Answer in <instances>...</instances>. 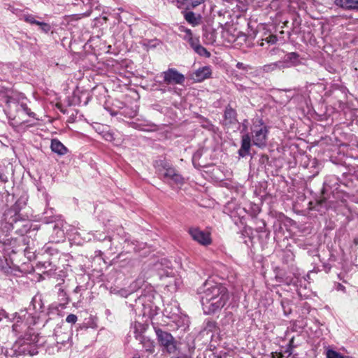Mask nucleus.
<instances>
[{
  "mask_svg": "<svg viewBox=\"0 0 358 358\" xmlns=\"http://www.w3.org/2000/svg\"><path fill=\"white\" fill-rule=\"evenodd\" d=\"M201 303L205 314L221 310L229 299L228 289L220 283L206 280L201 292Z\"/></svg>",
  "mask_w": 358,
  "mask_h": 358,
  "instance_id": "f257e3e1",
  "label": "nucleus"
},
{
  "mask_svg": "<svg viewBox=\"0 0 358 358\" xmlns=\"http://www.w3.org/2000/svg\"><path fill=\"white\" fill-rule=\"evenodd\" d=\"M40 338L38 334L29 331L24 336L20 337L14 343L10 350V356L19 357L20 355L33 356L38 353V347L40 345Z\"/></svg>",
  "mask_w": 358,
  "mask_h": 358,
  "instance_id": "f03ea898",
  "label": "nucleus"
},
{
  "mask_svg": "<svg viewBox=\"0 0 358 358\" xmlns=\"http://www.w3.org/2000/svg\"><path fill=\"white\" fill-rule=\"evenodd\" d=\"M27 220L21 217L15 208H9L6 210L0 222V229L6 234L9 233L13 229L17 231H27L28 225Z\"/></svg>",
  "mask_w": 358,
  "mask_h": 358,
  "instance_id": "7ed1b4c3",
  "label": "nucleus"
},
{
  "mask_svg": "<svg viewBox=\"0 0 358 358\" xmlns=\"http://www.w3.org/2000/svg\"><path fill=\"white\" fill-rule=\"evenodd\" d=\"M24 96H7L6 98V111L10 119L15 120L20 113H24L29 117H34L35 113L28 108Z\"/></svg>",
  "mask_w": 358,
  "mask_h": 358,
  "instance_id": "20e7f679",
  "label": "nucleus"
},
{
  "mask_svg": "<svg viewBox=\"0 0 358 358\" xmlns=\"http://www.w3.org/2000/svg\"><path fill=\"white\" fill-rule=\"evenodd\" d=\"M10 316L9 320L15 321L13 325V331L16 334H20L26 330H29V332L32 331L30 327L34 325L38 319L36 315L28 313L26 310H21L20 313H15Z\"/></svg>",
  "mask_w": 358,
  "mask_h": 358,
  "instance_id": "39448f33",
  "label": "nucleus"
},
{
  "mask_svg": "<svg viewBox=\"0 0 358 358\" xmlns=\"http://www.w3.org/2000/svg\"><path fill=\"white\" fill-rule=\"evenodd\" d=\"M155 166L157 171L166 179H170L176 184H182L183 178L180 175L174 168L165 161L160 160L156 162Z\"/></svg>",
  "mask_w": 358,
  "mask_h": 358,
  "instance_id": "423d86ee",
  "label": "nucleus"
},
{
  "mask_svg": "<svg viewBox=\"0 0 358 358\" xmlns=\"http://www.w3.org/2000/svg\"><path fill=\"white\" fill-rule=\"evenodd\" d=\"M155 332L159 342L164 347L166 351L169 354L174 353L176 350V345L172 335L160 329H155Z\"/></svg>",
  "mask_w": 358,
  "mask_h": 358,
  "instance_id": "0eeeda50",
  "label": "nucleus"
},
{
  "mask_svg": "<svg viewBox=\"0 0 358 358\" xmlns=\"http://www.w3.org/2000/svg\"><path fill=\"white\" fill-rule=\"evenodd\" d=\"M253 144L259 148L264 147L266 144L268 129L261 122L259 125H254L252 129Z\"/></svg>",
  "mask_w": 358,
  "mask_h": 358,
  "instance_id": "6e6552de",
  "label": "nucleus"
},
{
  "mask_svg": "<svg viewBox=\"0 0 358 358\" xmlns=\"http://www.w3.org/2000/svg\"><path fill=\"white\" fill-rule=\"evenodd\" d=\"M163 82L166 85H182L185 82V76L176 69H169L161 73Z\"/></svg>",
  "mask_w": 358,
  "mask_h": 358,
  "instance_id": "1a4fd4ad",
  "label": "nucleus"
},
{
  "mask_svg": "<svg viewBox=\"0 0 358 358\" xmlns=\"http://www.w3.org/2000/svg\"><path fill=\"white\" fill-rule=\"evenodd\" d=\"M189 233L193 240L203 245H208L211 243L210 234L208 232H205L198 228H191Z\"/></svg>",
  "mask_w": 358,
  "mask_h": 358,
  "instance_id": "9d476101",
  "label": "nucleus"
},
{
  "mask_svg": "<svg viewBox=\"0 0 358 358\" xmlns=\"http://www.w3.org/2000/svg\"><path fill=\"white\" fill-rule=\"evenodd\" d=\"M238 122L236 111L232 108L230 105H228L224 111V120L223 125L226 127H231Z\"/></svg>",
  "mask_w": 358,
  "mask_h": 358,
  "instance_id": "9b49d317",
  "label": "nucleus"
},
{
  "mask_svg": "<svg viewBox=\"0 0 358 358\" xmlns=\"http://www.w3.org/2000/svg\"><path fill=\"white\" fill-rule=\"evenodd\" d=\"M251 148V137L248 133L243 134L241 137V145L238 150V155L241 157H245L250 154Z\"/></svg>",
  "mask_w": 358,
  "mask_h": 358,
  "instance_id": "f8f14e48",
  "label": "nucleus"
},
{
  "mask_svg": "<svg viewBox=\"0 0 358 358\" xmlns=\"http://www.w3.org/2000/svg\"><path fill=\"white\" fill-rule=\"evenodd\" d=\"M211 73L212 71L210 66H203L194 72L192 74V78L196 82H201L205 79L208 78L210 76Z\"/></svg>",
  "mask_w": 358,
  "mask_h": 358,
  "instance_id": "ddd939ff",
  "label": "nucleus"
},
{
  "mask_svg": "<svg viewBox=\"0 0 358 358\" xmlns=\"http://www.w3.org/2000/svg\"><path fill=\"white\" fill-rule=\"evenodd\" d=\"M205 0H177L178 7L182 9L190 10L199 6Z\"/></svg>",
  "mask_w": 358,
  "mask_h": 358,
  "instance_id": "4468645a",
  "label": "nucleus"
},
{
  "mask_svg": "<svg viewBox=\"0 0 358 358\" xmlns=\"http://www.w3.org/2000/svg\"><path fill=\"white\" fill-rule=\"evenodd\" d=\"M52 152L64 155L67 153L68 149L57 139H52L50 145Z\"/></svg>",
  "mask_w": 358,
  "mask_h": 358,
  "instance_id": "2eb2a0df",
  "label": "nucleus"
},
{
  "mask_svg": "<svg viewBox=\"0 0 358 358\" xmlns=\"http://www.w3.org/2000/svg\"><path fill=\"white\" fill-rule=\"evenodd\" d=\"M289 65L285 64L284 62H282L281 61H278L274 63L266 64L262 66V69L264 72L268 73L274 71L276 69H285L289 68Z\"/></svg>",
  "mask_w": 358,
  "mask_h": 358,
  "instance_id": "dca6fc26",
  "label": "nucleus"
},
{
  "mask_svg": "<svg viewBox=\"0 0 358 358\" xmlns=\"http://www.w3.org/2000/svg\"><path fill=\"white\" fill-rule=\"evenodd\" d=\"M336 4L346 9L358 10V0H336Z\"/></svg>",
  "mask_w": 358,
  "mask_h": 358,
  "instance_id": "f3484780",
  "label": "nucleus"
},
{
  "mask_svg": "<svg viewBox=\"0 0 358 358\" xmlns=\"http://www.w3.org/2000/svg\"><path fill=\"white\" fill-rule=\"evenodd\" d=\"M299 55L296 52H289L285 57L284 61H281L284 62L285 64L289 65V67L292 66H296L299 63Z\"/></svg>",
  "mask_w": 358,
  "mask_h": 358,
  "instance_id": "a211bd4d",
  "label": "nucleus"
},
{
  "mask_svg": "<svg viewBox=\"0 0 358 358\" xmlns=\"http://www.w3.org/2000/svg\"><path fill=\"white\" fill-rule=\"evenodd\" d=\"M43 303L41 296H35L31 301V305L29 306V310H31V307H32V310H34L36 313L41 312L43 310Z\"/></svg>",
  "mask_w": 358,
  "mask_h": 358,
  "instance_id": "6ab92c4d",
  "label": "nucleus"
},
{
  "mask_svg": "<svg viewBox=\"0 0 358 358\" xmlns=\"http://www.w3.org/2000/svg\"><path fill=\"white\" fill-rule=\"evenodd\" d=\"M185 19L189 24H192L194 26L199 24V20H200V17H196V15L193 12H192V11H189V12H187V13H185Z\"/></svg>",
  "mask_w": 358,
  "mask_h": 358,
  "instance_id": "aec40b11",
  "label": "nucleus"
},
{
  "mask_svg": "<svg viewBox=\"0 0 358 358\" xmlns=\"http://www.w3.org/2000/svg\"><path fill=\"white\" fill-rule=\"evenodd\" d=\"M141 343L145 350L150 352L153 353L155 351V345L152 341L147 338H142Z\"/></svg>",
  "mask_w": 358,
  "mask_h": 358,
  "instance_id": "412c9836",
  "label": "nucleus"
},
{
  "mask_svg": "<svg viewBox=\"0 0 358 358\" xmlns=\"http://www.w3.org/2000/svg\"><path fill=\"white\" fill-rule=\"evenodd\" d=\"M0 271L6 275H9L12 273V268L8 265L6 259L0 257Z\"/></svg>",
  "mask_w": 358,
  "mask_h": 358,
  "instance_id": "4be33fe9",
  "label": "nucleus"
},
{
  "mask_svg": "<svg viewBox=\"0 0 358 358\" xmlns=\"http://www.w3.org/2000/svg\"><path fill=\"white\" fill-rule=\"evenodd\" d=\"M194 52L197 53L200 56H203L205 57H210V53L201 44L196 46L195 49H194Z\"/></svg>",
  "mask_w": 358,
  "mask_h": 358,
  "instance_id": "5701e85b",
  "label": "nucleus"
},
{
  "mask_svg": "<svg viewBox=\"0 0 358 358\" xmlns=\"http://www.w3.org/2000/svg\"><path fill=\"white\" fill-rule=\"evenodd\" d=\"M327 358H345V357L335 350H328L327 351Z\"/></svg>",
  "mask_w": 358,
  "mask_h": 358,
  "instance_id": "b1692460",
  "label": "nucleus"
},
{
  "mask_svg": "<svg viewBox=\"0 0 358 358\" xmlns=\"http://www.w3.org/2000/svg\"><path fill=\"white\" fill-rule=\"evenodd\" d=\"M23 19L27 22H29V23L32 24H37L38 25V24H40V22L36 20L34 16L32 15H23Z\"/></svg>",
  "mask_w": 358,
  "mask_h": 358,
  "instance_id": "393cba45",
  "label": "nucleus"
},
{
  "mask_svg": "<svg viewBox=\"0 0 358 358\" xmlns=\"http://www.w3.org/2000/svg\"><path fill=\"white\" fill-rule=\"evenodd\" d=\"M187 41L193 50L195 49L196 46L200 45L199 41L197 38L190 36L189 38H188Z\"/></svg>",
  "mask_w": 358,
  "mask_h": 358,
  "instance_id": "a878e982",
  "label": "nucleus"
},
{
  "mask_svg": "<svg viewBox=\"0 0 358 358\" xmlns=\"http://www.w3.org/2000/svg\"><path fill=\"white\" fill-rule=\"evenodd\" d=\"M53 231L55 233L57 238H63L64 237V231L62 230L57 225L55 224L54 226Z\"/></svg>",
  "mask_w": 358,
  "mask_h": 358,
  "instance_id": "bb28decb",
  "label": "nucleus"
},
{
  "mask_svg": "<svg viewBox=\"0 0 358 358\" xmlns=\"http://www.w3.org/2000/svg\"><path fill=\"white\" fill-rule=\"evenodd\" d=\"M58 294H59V296L62 297L61 300L63 301V303L64 304L68 303L69 299H68V298L66 296V292L62 288L59 289Z\"/></svg>",
  "mask_w": 358,
  "mask_h": 358,
  "instance_id": "cd10ccee",
  "label": "nucleus"
},
{
  "mask_svg": "<svg viewBox=\"0 0 358 358\" xmlns=\"http://www.w3.org/2000/svg\"><path fill=\"white\" fill-rule=\"evenodd\" d=\"M78 317L74 314L69 315L66 318V322L70 324H75L77 322Z\"/></svg>",
  "mask_w": 358,
  "mask_h": 358,
  "instance_id": "c85d7f7f",
  "label": "nucleus"
},
{
  "mask_svg": "<svg viewBox=\"0 0 358 358\" xmlns=\"http://www.w3.org/2000/svg\"><path fill=\"white\" fill-rule=\"evenodd\" d=\"M236 68L238 69H243L244 71H248L252 69V68L249 65H245L242 62H238L236 64Z\"/></svg>",
  "mask_w": 358,
  "mask_h": 358,
  "instance_id": "c756f323",
  "label": "nucleus"
},
{
  "mask_svg": "<svg viewBox=\"0 0 358 358\" xmlns=\"http://www.w3.org/2000/svg\"><path fill=\"white\" fill-rule=\"evenodd\" d=\"M266 41L268 43L274 44L277 42L278 39L277 37L274 35H271L268 37H267L266 39Z\"/></svg>",
  "mask_w": 358,
  "mask_h": 358,
  "instance_id": "7c9ffc66",
  "label": "nucleus"
},
{
  "mask_svg": "<svg viewBox=\"0 0 358 358\" xmlns=\"http://www.w3.org/2000/svg\"><path fill=\"white\" fill-rule=\"evenodd\" d=\"M38 25H39L41 29L46 32L50 30V25L45 22H40V24H38Z\"/></svg>",
  "mask_w": 358,
  "mask_h": 358,
  "instance_id": "2f4dec72",
  "label": "nucleus"
},
{
  "mask_svg": "<svg viewBox=\"0 0 358 358\" xmlns=\"http://www.w3.org/2000/svg\"><path fill=\"white\" fill-rule=\"evenodd\" d=\"M3 318H6V319L9 320L10 319V315L8 313H6L4 310H0V321Z\"/></svg>",
  "mask_w": 358,
  "mask_h": 358,
  "instance_id": "473e14b6",
  "label": "nucleus"
},
{
  "mask_svg": "<svg viewBox=\"0 0 358 358\" xmlns=\"http://www.w3.org/2000/svg\"><path fill=\"white\" fill-rule=\"evenodd\" d=\"M185 31L187 34V35H186L187 39H188V38H189L190 36H192V31L190 29H186Z\"/></svg>",
  "mask_w": 358,
  "mask_h": 358,
  "instance_id": "72a5a7b5",
  "label": "nucleus"
},
{
  "mask_svg": "<svg viewBox=\"0 0 358 358\" xmlns=\"http://www.w3.org/2000/svg\"><path fill=\"white\" fill-rule=\"evenodd\" d=\"M337 289L343 291V292H345V287L343 285L338 284V286H337Z\"/></svg>",
  "mask_w": 358,
  "mask_h": 358,
  "instance_id": "f704fd0d",
  "label": "nucleus"
},
{
  "mask_svg": "<svg viewBox=\"0 0 358 358\" xmlns=\"http://www.w3.org/2000/svg\"><path fill=\"white\" fill-rule=\"evenodd\" d=\"M212 127H213V125L212 124H210V122H208V125L205 126V127L208 129H210V128Z\"/></svg>",
  "mask_w": 358,
  "mask_h": 358,
  "instance_id": "c9c22d12",
  "label": "nucleus"
},
{
  "mask_svg": "<svg viewBox=\"0 0 358 358\" xmlns=\"http://www.w3.org/2000/svg\"><path fill=\"white\" fill-rule=\"evenodd\" d=\"M109 241H111V237H108Z\"/></svg>",
  "mask_w": 358,
  "mask_h": 358,
  "instance_id": "e433bc0d",
  "label": "nucleus"
},
{
  "mask_svg": "<svg viewBox=\"0 0 358 358\" xmlns=\"http://www.w3.org/2000/svg\"><path fill=\"white\" fill-rule=\"evenodd\" d=\"M134 358H139V357H134Z\"/></svg>",
  "mask_w": 358,
  "mask_h": 358,
  "instance_id": "4c0bfd02",
  "label": "nucleus"
},
{
  "mask_svg": "<svg viewBox=\"0 0 358 358\" xmlns=\"http://www.w3.org/2000/svg\"><path fill=\"white\" fill-rule=\"evenodd\" d=\"M278 358H280V357H278Z\"/></svg>",
  "mask_w": 358,
  "mask_h": 358,
  "instance_id": "58836bf2",
  "label": "nucleus"
}]
</instances>
